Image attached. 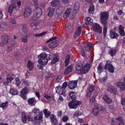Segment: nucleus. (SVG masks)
Returning a JSON list of instances; mask_svg holds the SVG:
<instances>
[{
	"instance_id": "1",
	"label": "nucleus",
	"mask_w": 125,
	"mask_h": 125,
	"mask_svg": "<svg viewBox=\"0 0 125 125\" xmlns=\"http://www.w3.org/2000/svg\"><path fill=\"white\" fill-rule=\"evenodd\" d=\"M38 58L39 63L42 65H44L47 64L48 60H50L51 57L50 54L46 55L45 52H43L39 55Z\"/></svg>"
},
{
	"instance_id": "2",
	"label": "nucleus",
	"mask_w": 125,
	"mask_h": 125,
	"mask_svg": "<svg viewBox=\"0 0 125 125\" xmlns=\"http://www.w3.org/2000/svg\"><path fill=\"white\" fill-rule=\"evenodd\" d=\"M21 117L22 121L24 123H26L27 120L28 121H32L33 120L31 115H26L25 113L24 112L22 113Z\"/></svg>"
},
{
	"instance_id": "3",
	"label": "nucleus",
	"mask_w": 125,
	"mask_h": 125,
	"mask_svg": "<svg viewBox=\"0 0 125 125\" xmlns=\"http://www.w3.org/2000/svg\"><path fill=\"white\" fill-rule=\"evenodd\" d=\"M34 14L32 18V20H35L36 19L41 16L42 12L41 9L39 7L36 8L34 11Z\"/></svg>"
},
{
	"instance_id": "4",
	"label": "nucleus",
	"mask_w": 125,
	"mask_h": 125,
	"mask_svg": "<svg viewBox=\"0 0 125 125\" xmlns=\"http://www.w3.org/2000/svg\"><path fill=\"white\" fill-rule=\"evenodd\" d=\"M108 13L107 12H102L101 14V22L104 25L106 24V20L108 18Z\"/></svg>"
},
{
	"instance_id": "5",
	"label": "nucleus",
	"mask_w": 125,
	"mask_h": 125,
	"mask_svg": "<svg viewBox=\"0 0 125 125\" xmlns=\"http://www.w3.org/2000/svg\"><path fill=\"white\" fill-rule=\"evenodd\" d=\"M104 69L106 70H108V71L110 73H113L114 71V67L113 65L108 61H107L106 65L104 67Z\"/></svg>"
},
{
	"instance_id": "6",
	"label": "nucleus",
	"mask_w": 125,
	"mask_h": 125,
	"mask_svg": "<svg viewBox=\"0 0 125 125\" xmlns=\"http://www.w3.org/2000/svg\"><path fill=\"white\" fill-rule=\"evenodd\" d=\"M112 122L113 123H114L117 122L118 125H124V123L123 121V119L121 116H120L115 119V120H112Z\"/></svg>"
},
{
	"instance_id": "7",
	"label": "nucleus",
	"mask_w": 125,
	"mask_h": 125,
	"mask_svg": "<svg viewBox=\"0 0 125 125\" xmlns=\"http://www.w3.org/2000/svg\"><path fill=\"white\" fill-rule=\"evenodd\" d=\"M103 110L101 106H99L98 105H94L93 109V112L94 115H97L99 112V111Z\"/></svg>"
},
{
	"instance_id": "8",
	"label": "nucleus",
	"mask_w": 125,
	"mask_h": 125,
	"mask_svg": "<svg viewBox=\"0 0 125 125\" xmlns=\"http://www.w3.org/2000/svg\"><path fill=\"white\" fill-rule=\"evenodd\" d=\"M28 90L27 87H25L21 92V96L24 99H26V95L28 93Z\"/></svg>"
},
{
	"instance_id": "9",
	"label": "nucleus",
	"mask_w": 125,
	"mask_h": 125,
	"mask_svg": "<svg viewBox=\"0 0 125 125\" xmlns=\"http://www.w3.org/2000/svg\"><path fill=\"white\" fill-rule=\"evenodd\" d=\"M56 92L57 93L59 94H63L64 96L66 95L65 90L62 88V86H59L55 88Z\"/></svg>"
},
{
	"instance_id": "10",
	"label": "nucleus",
	"mask_w": 125,
	"mask_h": 125,
	"mask_svg": "<svg viewBox=\"0 0 125 125\" xmlns=\"http://www.w3.org/2000/svg\"><path fill=\"white\" fill-rule=\"evenodd\" d=\"M93 30L95 32L101 33L102 32L101 28L99 25L97 23H95L93 25Z\"/></svg>"
},
{
	"instance_id": "11",
	"label": "nucleus",
	"mask_w": 125,
	"mask_h": 125,
	"mask_svg": "<svg viewBox=\"0 0 125 125\" xmlns=\"http://www.w3.org/2000/svg\"><path fill=\"white\" fill-rule=\"evenodd\" d=\"M77 81H70L68 83V86L69 88L72 89L75 88L77 86Z\"/></svg>"
},
{
	"instance_id": "12",
	"label": "nucleus",
	"mask_w": 125,
	"mask_h": 125,
	"mask_svg": "<svg viewBox=\"0 0 125 125\" xmlns=\"http://www.w3.org/2000/svg\"><path fill=\"white\" fill-rule=\"evenodd\" d=\"M1 44H0L2 46L6 45L8 42L9 38L8 36L6 35H3L2 37Z\"/></svg>"
},
{
	"instance_id": "13",
	"label": "nucleus",
	"mask_w": 125,
	"mask_h": 125,
	"mask_svg": "<svg viewBox=\"0 0 125 125\" xmlns=\"http://www.w3.org/2000/svg\"><path fill=\"white\" fill-rule=\"evenodd\" d=\"M31 9L29 7L26 8L24 10L23 15L25 17H27L30 15L31 12Z\"/></svg>"
},
{
	"instance_id": "14",
	"label": "nucleus",
	"mask_w": 125,
	"mask_h": 125,
	"mask_svg": "<svg viewBox=\"0 0 125 125\" xmlns=\"http://www.w3.org/2000/svg\"><path fill=\"white\" fill-rule=\"evenodd\" d=\"M28 102L30 105L34 106L35 104L37 101L35 99V97H32L29 99L28 100Z\"/></svg>"
},
{
	"instance_id": "15",
	"label": "nucleus",
	"mask_w": 125,
	"mask_h": 125,
	"mask_svg": "<svg viewBox=\"0 0 125 125\" xmlns=\"http://www.w3.org/2000/svg\"><path fill=\"white\" fill-rule=\"evenodd\" d=\"M82 29V26H78L77 30L75 32V33L74 34V37L75 38L79 36L80 35L81 33V31Z\"/></svg>"
},
{
	"instance_id": "16",
	"label": "nucleus",
	"mask_w": 125,
	"mask_h": 125,
	"mask_svg": "<svg viewBox=\"0 0 125 125\" xmlns=\"http://www.w3.org/2000/svg\"><path fill=\"white\" fill-rule=\"evenodd\" d=\"M90 68V64H87L85 65L82 70L80 71V72L83 73H85L89 70Z\"/></svg>"
},
{
	"instance_id": "17",
	"label": "nucleus",
	"mask_w": 125,
	"mask_h": 125,
	"mask_svg": "<svg viewBox=\"0 0 125 125\" xmlns=\"http://www.w3.org/2000/svg\"><path fill=\"white\" fill-rule=\"evenodd\" d=\"M110 32V37L112 39H117L119 36V35L113 30H111Z\"/></svg>"
},
{
	"instance_id": "18",
	"label": "nucleus",
	"mask_w": 125,
	"mask_h": 125,
	"mask_svg": "<svg viewBox=\"0 0 125 125\" xmlns=\"http://www.w3.org/2000/svg\"><path fill=\"white\" fill-rule=\"evenodd\" d=\"M69 106L71 108L76 109L77 106V104H76V102L72 101L69 103Z\"/></svg>"
},
{
	"instance_id": "19",
	"label": "nucleus",
	"mask_w": 125,
	"mask_h": 125,
	"mask_svg": "<svg viewBox=\"0 0 125 125\" xmlns=\"http://www.w3.org/2000/svg\"><path fill=\"white\" fill-rule=\"evenodd\" d=\"M80 4L78 2H76L75 3L74 6V10L73 12L74 13H76L79 11V8Z\"/></svg>"
},
{
	"instance_id": "20",
	"label": "nucleus",
	"mask_w": 125,
	"mask_h": 125,
	"mask_svg": "<svg viewBox=\"0 0 125 125\" xmlns=\"http://www.w3.org/2000/svg\"><path fill=\"white\" fill-rule=\"evenodd\" d=\"M58 41H56L51 42L49 44V46L50 48L53 49L56 47L58 44Z\"/></svg>"
},
{
	"instance_id": "21",
	"label": "nucleus",
	"mask_w": 125,
	"mask_h": 125,
	"mask_svg": "<svg viewBox=\"0 0 125 125\" xmlns=\"http://www.w3.org/2000/svg\"><path fill=\"white\" fill-rule=\"evenodd\" d=\"M51 120L54 125H57V121L56 117L53 115H51L50 116Z\"/></svg>"
},
{
	"instance_id": "22",
	"label": "nucleus",
	"mask_w": 125,
	"mask_h": 125,
	"mask_svg": "<svg viewBox=\"0 0 125 125\" xmlns=\"http://www.w3.org/2000/svg\"><path fill=\"white\" fill-rule=\"evenodd\" d=\"M108 90L114 94H116L117 93V91L113 86H109L108 88Z\"/></svg>"
},
{
	"instance_id": "23",
	"label": "nucleus",
	"mask_w": 125,
	"mask_h": 125,
	"mask_svg": "<svg viewBox=\"0 0 125 125\" xmlns=\"http://www.w3.org/2000/svg\"><path fill=\"white\" fill-rule=\"evenodd\" d=\"M35 20H33L34 21H32L31 24V28L33 30L36 29L37 28L36 26L38 24V23L36 22Z\"/></svg>"
},
{
	"instance_id": "24",
	"label": "nucleus",
	"mask_w": 125,
	"mask_h": 125,
	"mask_svg": "<svg viewBox=\"0 0 125 125\" xmlns=\"http://www.w3.org/2000/svg\"><path fill=\"white\" fill-rule=\"evenodd\" d=\"M89 7V8L88 10L89 13L91 14H93L94 10V6L92 3H91Z\"/></svg>"
},
{
	"instance_id": "25",
	"label": "nucleus",
	"mask_w": 125,
	"mask_h": 125,
	"mask_svg": "<svg viewBox=\"0 0 125 125\" xmlns=\"http://www.w3.org/2000/svg\"><path fill=\"white\" fill-rule=\"evenodd\" d=\"M119 32L120 35L122 36L125 35V32L124 31V27L122 25H120L118 27Z\"/></svg>"
},
{
	"instance_id": "26",
	"label": "nucleus",
	"mask_w": 125,
	"mask_h": 125,
	"mask_svg": "<svg viewBox=\"0 0 125 125\" xmlns=\"http://www.w3.org/2000/svg\"><path fill=\"white\" fill-rule=\"evenodd\" d=\"M103 99L105 102L108 104H110L112 102L111 99L106 95H104L103 97Z\"/></svg>"
},
{
	"instance_id": "27",
	"label": "nucleus",
	"mask_w": 125,
	"mask_h": 125,
	"mask_svg": "<svg viewBox=\"0 0 125 125\" xmlns=\"http://www.w3.org/2000/svg\"><path fill=\"white\" fill-rule=\"evenodd\" d=\"M69 96L67 97V99L69 98L72 100L73 101H74L75 99L76 96L74 92H70L69 94Z\"/></svg>"
},
{
	"instance_id": "28",
	"label": "nucleus",
	"mask_w": 125,
	"mask_h": 125,
	"mask_svg": "<svg viewBox=\"0 0 125 125\" xmlns=\"http://www.w3.org/2000/svg\"><path fill=\"white\" fill-rule=\"evenodd\" d=\"M85 23L87 25H89L91 24L93 22V20L91 18L88 17L85 19Z\"/></svg>"
},
{
	"instance_id": "29",
	"label": "nucleus",
	"mask_w": 125,
	"mask_h": 125,
	"mask_svg": "<svg viewBox=\"0 0 125 125\" xmlns=\"http://www.w3.org/2000/svg\"><path fill=\"white\" fill-rule=\"evenodd\" d=\"M118 87L120 88L122 90H124L125 88V84L121 82H118L117 83Z\"/></svg>"
},
{
	"instance_id": "30",
	"label": "nucleus",
	"mask_w": 125,
	"mask_h": 125,
	"mask_svg": "<svg viewBox=\"0 0 125 125\" xmlns=\"http://www.w3.org/2000/svg\"><path fill=\"white\" fill-rule=\"evenodd\" d=\"M22 31L24 33V34L26 35H30L29 31L27 29V28L26 25H23L22 27Z\"/></svg>"
},
{
	"instance_id": "31",
	"label": "nucleus",
	"mask_w": 125,
	"mask_h": 125,
	"mask_svg": "<svg viewBox=\"0 0 125 125\" xmlns=\"http://www.w3.org/2000/svg\"><path fill=\"white\" fill-rule=\"evenodd\" d=\"M22 31L24 33V34L26 35H30L29 31L27 29V28L26 25H23L22 27Z\"/></svg>"
},
{
	"instance_id": "32",
	"label": "nucleus",
	"mask_w": 125,
	"mask_h": 125,
	"mask_svg": "<svg viewBox=\"0 0 125 125\" xmlns=\"http://www.w3.org/2000/svg\"><path fill=\"white\" fill-rule=\"evenodd\" d=\"M8 104L9 103L8 101L2 103L0 104V107L2 108L3 110H5L8 106Z\"/></svg>"
},
{
	"instance_id": "33",
	"label": "nucleus",
	"mask_w": 125,
	"mask_h": 125,
	"mask_svg": "<svg viewBox=\"0 0 125 125\" xmlns=\"http://www.w3.org/2000/svg\"><path fill=\"white\" fill-rule=\"evenodd\" d=\"M71 11V10L70 8L66 10L64 14V18L65 19L69 17Z\"/></svg>"
},
{
	"instance_id": "34",
	"label": "nucleus",
	"mask_w": 125,
	"mask_h": 125,
	"mask_svg": "<svg viewBox=\"0 0 125 125\" xmlns=\"http://www.w3.org/2000/svg\"><path fill=\"white\" fill-rule=\"evenodd\" d=\"M48 15L49 17H51L55 11V10L54 8H51L50 7L48 8Z\"/></svg>"
},
{
	"instance_id": "35",
	"label": "nucleus",
	"mask_w": 125,
	"mask_h": 125,
	"mask_svg": "<svg viewBox=\"0 0 125 125\" xmlns=\"http://www.w3.org/2000/svg\"><path fill=\"white\" fill-rule=\"evenodd\" d=\"M27 66L29 70L31 71L33 67V63L31 61H29L27 64Z\"/></svg>"
},
{
	"instance_id": "36",
	"label": "nucleus",
	"mask_w": 125,
	"mask_h": 125,
	"mask_svg": "<svg viewBox=\"0 0 125 125\" xmlns=\"http://www.w3.org/2000/svg\"><path fill=\"white\" fill-rule=\"evenodd\" d=\"M72 70V67L70 66L67 67L64 71V73L65 74H67L70 73Z\"/></svg>"
},
{
	"instance_id": "37",
	"label": "nucleus",
	"mask_w": 125,
	"mask_h": 125,
	"mask_svg": "<svg viewBox=\"0 0 125 125\" xmlns=\"http://www.w3.org/2000/svg\"><path fill=\"white\" fill-rule=\"evenodd\" d=\"M60 2L59 0H54L51 2V4L53 7H56L58 5Z\"/></svg>"
},
{
	"instance_id": "38",
	"label": "nucleus",
	"mask_w": 125,
	"mask_h": 125,
	"mask_svg": "<svg viewBox=\"0 0 125 125\" xmlns=\"http://www.w3.org/2000/svg\"><path fill=\"white\" fill-rule=\"evenodd\" d=\"M16 7L15 5H10L8 8V12L11 13L12 12L14 9H16Z\"/></svg>"
},
{
	"instance_id": "39",
	"label": "nucleus",
	"mask_w": 125,
	"mask_h": 125,
	"mask_svg": "<svg viewBox=\"0 0 125 125\" xmlns=\"http://www.w3.org/2000/svg\"><path fill=\"white\" fill-rule=\"evenodd\" d=\"M83 66L82 64L81 63H78L76 66V70L79 71L81 70Z\"/></svg>"
},
{
	"instance_id": "40",
	"label": "nucleus",
	"mask_w": 125,
	"mask_h": 125,
	"mask_svg": "<svg viewBox=\"0 0 125 125\" xmlns=\"http://www.w3.org/2000/svg\"><path fill=\"white\" fill-rule=\"evenodd\" d=\"M28 36V35H25V36L22 37L21 40L23 42H27V38Z\"/></svg>"
},
{
	"instance_id": "41",
	"label": "nucleus",
	"mask_w": 125,
	"mask_h": 125,
	"mask_svg": "<svg viewBox=\"0 0 125 125\" xmlns=\"http://www.w3.org/2000/svg\"><path fill=\"white\" fill-rule=\"evenodd\" d=\"M70 58V56L69 55H68L66 56L65 59V66H67L68 64Z\"/></svg>"
},
{
	"instance_id": "42",
	"label": "nucleus",
	"mask_w": 125,
	"mask_h": 125,
	"mask_svg": "<svg viewBox=\"0 0 125 125\" xmlns=\"http://www.w3.org/2000/svg\"><path fill=\"white\" fill-rule=\"evenodd\" d=\"M9 92L11 94L13 95L17 94H18L17 91L16 90L14 89H10Z\"/></svg>"
},
{
	"instance_id": "43",
	"label": "nucleus",
	"mask_w": 125,
	"mask_h": 125,
	"mask_svg": "<svg viewBox=\"0 0 125 125\" xmlns=\"http://www.w3.org/2000/svg\"><path fill=\"white\" fill-rule=\"evenodd\" d=\"M92 45L91 44H89L85 46V49L86 51L89 52L92 46Z\"/></svg>"
},
{
	"instance_id": "44",
	"label": "nucleus",
	"mask_w": 125,
	"mask_h": 125,
	"mask_svg": "<svg viewBox=\"0 0 125 125\" xmlns=\"http://www.w3.org/2000/svg\"><path fill=\"white\" fill-rule=\"evenodd\" d=\"M43 112L46 118L48 117L51 114V112L50 111H48L46 109L43 110Z\"/></svg>"
},
{
	"instance_id": "45",
	"label": "nucleus",
	"mask_w": 125,
	"mask_h": 125,
	"mask_svg": "<svg viewBox=\"0 0 125 125\" xmlns=\"http://www.w3.org/2000/svg\"><path fill=\"white\" fill-rule=\"evenodd\" d=\"M103 67L101 65H99L97 67V72L98 73H100L101 72H102L103 71Z\"/></svg>"
},
{
	"instance_id": "46",
	"label": "nucleus",
	"mask_w": 125,
	"mask_h": 125,
	"mask_svg": "<svg viewBox=\"0 0 125 125\" xmlns=\"http://www.w3.org/2000/svg\"><path fill=\"white\" fill-rule=\"evenodd\" d=\"M4 82H3V83L5 85L7 86L9 85V84L11 81L7 79H5L4 80Z\"/></svg>"
},
{
	"instance_id": "47",
	"label": "nucleus",
	"mask_w": 125,
	"mask_h": 125,
	"mask_svg": "<svg viewBox=\"0 0 125 125\" xmlns=\"http://www.w3.org/2000/svg\"><path fill=\"white\" fill-rule=\"evenodd\" d=\"M47 33V32L44 31L40 34H35L34 35V36L35 37L41 36L45 35Z\"/></svg>"
},
{
	"instance_id": "48",
	"label": "nucleus",
	"mask_w": 125,
	"mask_h": 125,
	"mask_svg": "<svg viewBox=\"0 0 125 125\" xmlns=\"http://www.w3.org/2000/svg\"><path fill=\"white\" fill-rule=\"evenodd\" d=\"M7 79L11 81L12 80L13 78L12 77V76L11 75L9 74H7Z\"/></svg>"
},
{
	"instance_id": "49",
	"label": "nucleus",
	"mask_w": 125,
	"mask_h": 125,
	"mask_svg": "<svg viewBox=\"0 0 125 125\" xmlns=\"http://www.w3.org/2000/svg\"><path fill=\"white\" fill-rule=\"evenodd\" d=\"M107 30V28L104 25L103 28V34L104 37L106 36Z\"/></svg>"
},
{
	"instance_id": "50",
	"label": "nucleus",
	"mask_w": 125,
	"mask_h": 125,
	"mask_svg": "<svg viewBox=\"0 0 125 125\" xmlns=\"http://www.w3.org/2000/svg\"><path fill=\"white\" fill-rule=\"evenodd\" d=\"M62 78V76L61 75H59L57 76L56 79V82H60Z\"/></svg>"
},
{
	"instance_id": "51",
	"label": "nucleus",
	"mask_w": 125,
	"mask_h": 125,
	"mask_svg": "<svg viewBox=\"0 0 125 125\" xmlns=\"http://www.w3.org/2000/svg\"><path fill=\"white\" fill-rule=\"evenodd\" d=\"M42 118V116L41 115H39V116H37L34 117V120H38L39 121L41 120Z\"/></svg>"
},
{
	"instance_id": "52",
	"label": "nucleus",
	"mask_w": 125,
	"mask_h": 125,
	"mask_svg": "<svg viewBox=\"0 0 125 125\" xmlns=\"http://www.w3.org/2000/svg\"><path fill=\"white\" fill-rule=\"evenodd\" d=\"M116 52V50L114 49L113 50H111L110 51V53L111 54V55L112 56H113L115 54Z\"/></svg>"
},
{
	"instance_id": "53",
	"label": "nucleus",
	"mask_w": 125,
	"mask_h": 125,
	"mask_svg": "<svg viewBox=\"0 0 125 125\" xmlns=\"http://www.w3.org/2000/svg\"><path fill=\"white\" fill-rule=\"evenodd\" d=\"M95 99L94 97L92 96L89 99V102L90 103H93L95 101Z\"/></svg>"
},
{
	"instance_id": "54",
	"label": "nucleus",
	"mask_w": 125,
	"mask_h": 125,
	"mask_svg": "<svg viewBox=\"0 0 125 125\" xmlns=\"http://www.w3.org/2000/svg\"><path fill=\"white\" fill-rule=\"evenodd\" d=\"M81 55L83 56H85V54L84 52V50L82 48H81L80 50Z\"/></svg>"
},
{
	"instance_id": "55",
	"label": "nucleus",
	"mask_w": 125,
	"mask_h": 125,
	"mask_svg": "<svg viewBox=\"0 0 125 125\" xmlns=\"http://www.w3.org/2000/svg\"><path fill=\"white\" fill-rule=\"evenodd\" d=\"M68 83L67 82H65L62 85V88L65 90V89L67 86Z\"/></svg>"
},
{
	"instance_id": "56",
	"label": "nucleus",
	"mask_w": 125,
	"mask_h": 125,
	"mask_svg": "<svg viewBox=\"0 0 125 125\" xmlns=\"http://www.w3.org/2000/svg\"><path fill=\"white\" fill-rule=\"evenodd\" d=\"M32 112L34 114L38 113L39 112V109L34 108L33 109Z\"/></svg>"
},
{
	"instance_id": "57",
	"label": "nucleus",
	"mask_w": 125,
	"mask_h": 125,
	"mask_svg": "<svg viewBox=\"0 0 125 125\" xmlns=\"http://www.w3.org/2000/svg\"><path fill=\"white\" fill-rule=\"evenodd\" d=\"M95 89V87L94 86L91 85L89 88V92L92 93Z\"/></svg>"
},
{
	"instance_id": "58",
	"label": "nucleus",
	"mask_w": 125,
	"mask_h": 125,
	"mask_svg": "<svg viewBox=\"0 0 125 125\" xmlns=\"http://www.w3.org/2000/svg\"><path fill=\"white\" fill-rule=\"evenodd\" d=\"M81 113L80 112L77 111L75 112L74 114V115L75 116H77L78 115H81Z\"/></svg>"
},
{
	"instance_id": "59",
	"label": "nucleus",
	"mask_w": 125,
	"mask_h": 125,
	"mask_svg": "<svg viewBox=\"0 0 125 125\" xmlns=\"http://www.w3.org/2000/svg\"><path fill=\"white\" fill-rule=\"evenodd\" d=\"M43 96L47 98L48 100H50L51 98V96H50L49 95H48L45 94H43Z\"/></svg>"
},
{
	"instance_id": "60",
	"label": "nucleus",
	"mask_w": 125,
	"mask_h": 125,
	"mask_svg": "<svg viewBox=\"0 0 125 125\" xmlns=\"http://www.w3.org/2000/svg\"><path fill=\"white\" fill-rule=\"evenodd\" d=\"M68 117L67 116H65L62 118V120L63 122H66L68 120Z\"/></svg>"
},
{
	"instance_id": "61",
	"label": "nucleus",
	"mask_w": 125,
	"mask_h": 125,
	"mask_svg": "<svg viewBox=\"0 0 125 125\" xmlns=\"http://www.w3.org/2000/svg\"><path fill=\"white\" fill-rule=\"evenodd\" d=\"M58 60V59L56 57H54L52 60V63H55L57 62Z\"/></svg>"
},
{
	"instance_id": "62",
	"label": "nucleus",
	"mask_w": 125,
	"mask_h": 125,
	"mask_svg": "<svg viewBox=\"0 0 125 125\" xmlns=\"http://www.w3.org/2000/svg\"><path fill=\"white\" fill-rule=\"evenodd\" d=\"M6 26V25L4 23H2L0 25V27L3 29H5Z\"/></svg>"
},
{
	"instance_id": "63",
	"label": "nucleus",
	"mask_w": 125,
	"mask_h": 125,
	"mask_svg": "<svg viewBox=\"0 0 125 125\" xmlns=\"http://www.w3.org/2000/svg\"><path fill=\"white\" fill-rule=\"evenodd\" d=\"M10 21L11 23L13 24H15L16 22L15 20L13 19H10Z\"/></svg>"
},
{
	"instance_id": "64",
	"label": "nucleus",
	"mask_w": 125,
	"mask_h": 125,
	"mask_svg": "<svg viewBox=\"0 0 125 125\" xmlns=\"http://www.w3.org/2000/svg\"><path fill=\"white\" fill-rule=\"evenodd\" d=\"M56 37H52L50 39H49L46 42V43H48L49 42H50L51 41H52L53 40H55L56 39Z\"/></svg>"
}]
</instances>
